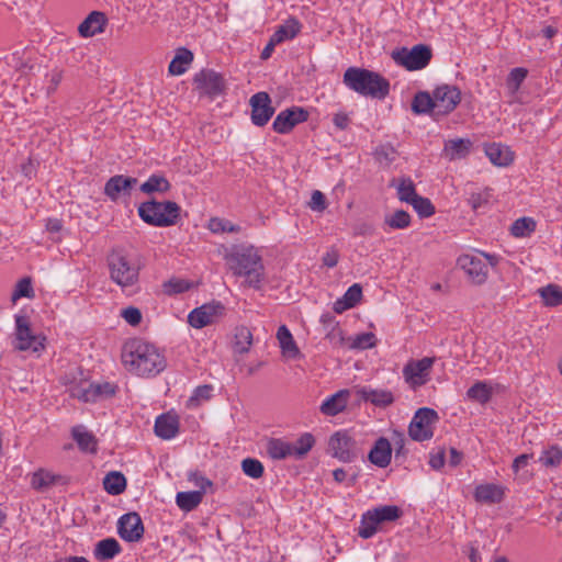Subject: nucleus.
I'll list each match as a JSON object with an SVG mask.
<instances>
[{
  "label": "nucleus",
  "mask_w": 562,
  "mask_h": 562,
  "mask_svg": "<svg viewBox=\"0 0 562 562\" xmlns=\"http://www.w3.org/2000/svg\"><path fill=\"white\" fill-rule=\"evenodd\" d=\"M228 269L234 276L244 279L243 285L260 290L266 280V269L262 256L252 245H234L224 255Z\"/></svg>",
  "instance_id": "f257e3e1"
},
{
  "label": "nucleus",
  "mask_w": 562,
  "mask_h": 562,
  "mask_svg": "<svg viewBox=\"0 0 562 562\" xmlns=\"http://www.w3.org/2000/svg\"><path fill=\"white\" fill-rule=\"evenodd\" d=\"M122 362L126 370L139 376L157 375L167 366L166 359L158 348L139 338L124 344Z\"/></svg>",
  "instance_id": "f03ea898"
},
{
  "label": "nucleus",
  "mask_w": 562,
  "mask_h": 562,
  "mask_svg": "<svg viewBox=\"0 0 562 562\" xmlns=\"http://www.w3.org/2000/svg\"><path fill=\"white\" fill-rule=\"evenodd\" d=\"M106 265L110 280L126 295L139 292V262L124 250H113L108 255Z\"/></svg>",
  "instance_id": "7ed1b4c3"
},
{
  "label": "nucleus",
  "mask_w": 562,
  "mask_h": 562,
  "mask_svg": "<svg viewBox=\"0 0 562 562\" xmlns=\"http://www.w3.org/2000/svg\"><path fill=\"white\" fill-rule=\"evenodd\" d=\"M344 83L352 91L374 99H384L390 92L389 81L380 74L366 68L349 67Z\"/></svg>",
  "instance_id": "20e7f679"
},
{
  "label": "nucleus",
  "mask_w": 562,
  "mask_h": 562,
  "mask_svg": "<svg viewBox=\"0 0 562 562\" xmlns=\"http://www.w3.org/2000/svg\"><path fill=\"white\" fill-rule=\"evenodd\" d=\"M138 215L149 225L167 227L177 223L180 216V206L172 201H148L138 206Z\"/></svg>",
  "instance_id": "39448f33"
},
{
  "label": "nucleus",
  "mask_w": 562,
  "mask_h": 562,
  "mask_svg": "<svg viewBox=\"0 0 562 562\" xmlns=\"http://www.w3.org/2000/svg\"><path fill=\"white\" fill-rule=\"evenodd\" d=\"M327 452L344 463L353 462L361 454L357 441L347 430H338L329 437Z\"/></svg>",
  "instance_id": "423d86ee"
},
{
  "label": "nucleus",
  "mask_w": 562,
  "mask_h": 562,
  "mask_svg": "<svg viewBox=\"0 0 562 562\" xmlns=\"http://www.w3.org/2000/svg\"><path fill=\"white\" fill-rule=\"evenodd\" d=\"M431 57V48L424 44L415 45L411 49L403 47L392 53L394 61L409 71L424 69Z\"/></svg>",
  "instance_id": "0eeeda50"
},
{
  "label": "nucleus",
  "mask_w": 562,
  "mask_h": 562,
  "mask_svg": "<svg viewBox=\"0 0 562 562\" xmlns=\"http://www.w3.org/2000/svg\"><path fill=\"white\" fill-rule=\"evenodd\" d=\"M438 420V414L432 408L422 407L415 413L408 435L415 441L429 440L434 436L432 425Z\"/></svg>",
  "instance_id": "6e6552de"
},
{
  "label": "nucleus",
  "mask_w": 562,
  "mask_h": 562,
  "mask_svg": "<svg viewBox=\"0 0 562 562\" xmlns=\"http://www.w3.org/2000/svg\"><path fill=\"white\" fill-rule=\"evenodd\" d=\"M14 348L33 352L44 349L43 339L32 333L30 319L24 315H15Z\"/></svg>",
  "instance_id": "1a4fd4ad"
},
{
  "label": "nucleus",
  "mask_w": 562,
  "mask_h": 562,
  "mask_svg": "<svg viewBox=\"0 0 562 562\" xmlns=\"http://www.w3.org/2000/svg\"><path fill=\"white\" fill-rule=\"evenodd\" d=\"M435 358L425 357L420 360H411L403 368V376L411 389L416 390L430 380V370Z\"/></svg>",
  "instance_id": "9d476101"
},
{
  "label": "nucleus",
  "mask_w": 562,
  "mask_h": 562,
  "mask_svg": "<svg viewBox=\"0 0 562 562\" xmlns=\"http://www.w3.org/2000/svg\"><path fill=\"white\" fill-rule=\"evenodd\" d=\"M432 101L435 105V115H447L460 103L461 92L454 86H439L432 92Z\"/></svg>",
  "instance_id": "9b49d317"
},
{
  "label": "nucleus",
  "mask_w": 562,
  "mask_h": 562,
  "mask_svg": "<svg viewBox=\"0 0 562 562\" xmlns=\"http://www.w3.org/2000/svg\"><path fill=\"white\" fill-rule=\"evenodd\" d=\"M224 312L225 307L221 302L203 304L189 313L188 322L192 327L200 329L216 322Z\"/></svg>",
  "instance_id": "f8f14e48"
},
{
  "label": "nucleus",
  "mask_w": 562,
  "mask_h": 562,
  "mask_svg": "<svg viewBox=\"0 0 562 562\" xmlns=\"http://www.w3.org/2000/svg\"><path fill=\"white\" fill-rule=\"evenodd\" d=\"M117 532L127 542L139 541L144 535L140 516L135 512L123 515L117 521Z\"/></svg>",
  "instance_id": "ddd939ff"
},
{
  "label": "nucleus",
  "mask_w": 562,
  "mask_h": 562,
  "mask_svg": "<svg viewBox=\"0 0 562 562\" xmlns=\"http://www.w3.org/2000/svg\"><path fill=\"white\" fill-rule=\"evenodd\" d=\"M251 122L257 126H265L272 115L274 108L267 92H258L250 98Z\"/></svg>",
  "instance_id": "4468645a"
},
{
  "label": "nucleus",
  "mask_w": 562,
  "mask_h": 562,
  "mask_svg": "<svg viewBox=\"0 0 562 562\" xmlns=\"http://www.w3.org/2000/svg\"><path fill=\"white\" fill-rule=\"evenodd\" d=\"M116 386L112 383H90L87 386H79L72 390L71 395L83 402H97L113 396Z\"/></svg>",
  "instance_id": "2eb2a0df"
},
{
  "label": "nucleus",
  "mask_w": 562,
  "mask_h": 562,
  "mask_svg": "<svg viewBox=\"0 0 562 562\" xmlns=\"http://www.w3.org/2000/svg\"><path fill=\"white\" fill-rule=\"evenodd\" d=\"M458 265L473 283L482 284L485 282L488 269L481 256L462 255L458 259Z\"/></svg>",
  "instance_id": "dca6fc26"
},
{
  "label": "nucleus",
  "mask_w": 562,
  "mask_h": 562,
  "mask_svg": "<svg viewBox=\"0 0 562 562\" xmlns=\"http://www.w3.org/2000/svg\"><path fill=\"white\" fill-rule=\"evenodd\" d=\"M308 113L303 108L293 106L281 111L273 121L272 128L279 134H286L293 127L307 120Z\"/></svg>",
  "instance_id": "f3484780"
},
{
  "label": "nucleus",
  "mask_w": 562,
  "mask_h": 562,
  "mask_svg": "<svg viewBox=\"0 0 562 562\" xmlns=\"http://www.w3.org/2000/svg\"><path fill=\"white\" fill-rule=\"evenodd\" d=\"M194 83L196 88L202 92L210 97H215L221 94L225 89V82L223 77L212 70V69H203L199 74L194 76Z\"/></svg>",
  "instance_id": "a211bd4d"
},
{
  "label": "nucleus",
  "mask_w": 562,
  "mask_h": 562,
  "mask_svg": "<svg viewBox=\"0 0 562 562\" xmlns=\"http://www.w3.org/2000/svg\"><path fill=\"white\" fill-rule=\"evenodd\" d=\"M136 183V178L125 177L122 175L114 176L106 181L104 193L112 201H116L121 195H128Z\"/></svg>",
  "instance_id": "6ab92c4d"
},
{
  "label": "nucleus",
  "mask_w": 562,
  "mask_h": 562,
  "mask_svg": "<svg viewBox=\"0 0 562 562\" xmlns=\"http://www.w3.org/2000/svg\"><path fill=\"white\" fill-rule=\"evenodd\" d=\"M368 458L372 464L379 468H386L392 459L391 442L386 438L380 437L370 450Z\"/></svg>",
  "instance_id": "aec40b11"
},
{
  "label": "nucleus",
  "mask_w": 562,
  "mask_h": 562,
  "mask_svg": "<svg viewBox=\"0 0 562 562\" xmlns=\"http://www.w3.org/2000/svg\"><path fill=\"white\" fill-rule=\"evenodd\" d=\"M106 24V16L99 11H92L79 25L78 32L82 37H91L102 33Z\"/></svg>",
  "instance_id": "412c9836"
},
{
  "label": "nucleus",
  "mask_w": 562,
  "mask_h": 562,
  "mask_svg": "<svg viewBox=\"0 0 562 562\" xmlns=\"http://www.w3.org/2000/svg\"><path fill=\"white\" fill-rule=\"evenodd\" d=\"M179 431V418L170 413L162 414L155 422V434L165 440L172 439Z\"/></svg>",
  "instance_id": "4be33fe9"
},
{
  "label": "nucleus",
  "mask_w": 562,
  "mask_h": 562,
  "mask_svg": "<svg viewBox=\"0 0 562 562\" xmlns=\"http://www.w3.org/2000/svg\"><path fill=\"white\" fill-rule=\"evenodd\" d=\"M349 391L340 390L326 398L321 405V412L326 416H335L341 413L348 403Z\"/></svg>",
  "instance_id": "5701e85b"
},
{
  "label": "nucleus",
  "mask_w": 562,
  "mask_h": 562,
  "mask_svg": "<svg viewBox=\"0 0 562 562\" xmlns=\"http://www.w3.org/2000/svg\"><path fill=\"white\" fill-rule=\"evenodd\" d=\"M358 394L363 401L380 407L390 406L394 402L392 392L387 390L362 387Z\"/></svg>",
  "instance_id": "b1692460"
},
{
  "label": "nucleus",
  "mask_w": 562,
  "mask_h": 562,
  "mask_svg": "<svg viewBox=\"0 0 562 562\" xmlns=\"http://www.w3.org/2000/svg\"><path fill=\"white\" fill-rule=\"evenodd\" d=\"M474 498L480 503L495 504L504 498V488L496 484H481L475 487Z\"/></svg>",
  "instance_id": "393cba45"
},
{
  "label": "nucleus",
  "mask_w": 562,
  "mask_h": 562,
  "mask_svg": "<svg viewBox=\"0 0 562 562\" xmlns=\"http://www.w3.org/2000/svg\"><path fill=\"white\" fill-rule=\"evenodd\" d=\"M362 297V288L360 284L355 283L346 291L342 297L338 299L333 306V310L340 314L349 308L355 307Z\"/></svg>",
  "instance_id": "a878e982"
},
{
  "label": "nucleus",
  "mask_w": 562,
  "mask_h": 562,
  "mask_svg": "<svg viewBox=\"0 0 562 562\" xmlns=\"http://www.w3.org/2000/svg\"><path fill=\"white\" fill-rule=\"evenodd\" d=\"M277 339L284 357L295 359L301 356L300 349L297 348L291 331L285 325H281L278 328Z\"/></svg>",
  "instance_id": "bb28decb"
},
{
  "label": "nucleus",
  "mask_w": 562,
  "mask_h": 562,
  "mask_svg": "<svg viewBox=\"0 0 562 562\" xmlns=\"http://www.w3.org/2000/svg\"><path fill=\"white\" fill-rule=\"evenodd\" d=\"M471 146L472 143L470 139H449L445 143L443 155L449 160L461 159L470 153Z\"/></svg>",
  "instance_id": "cd10ccee"
},
{
  "label": "nucleus",
  "mask_w": 562,
  "mask_h": 562,
  "mask_svg": "<svg viewBox=\"0 0 562 562\" xmlns=\"http://www.w3.org/2000/svg\"><path fill=\"white\" fill-rule=\"evenodd\" d=\"M485 154L492 164L501 167L508 166L514 160V154L509 147L501 144L486 146Z\"/></svg>",
  "instance_id": "c85d7f7f"
},
{
  "label": "nucleus",
  "mask_w": 562,
  "mask_h": 562,
  "mask_svg": "<svg viewBox=\"0 0 562 562\" xmlns=\"http://www.w3.org/2000/svg\"><path fill=\"white\" fill-rule=\"evenodd\" d=\"M64 482V477L46 470H38L32 474L31 485L36 491H45L48 487Z\"/></svg>",
  "instance_id": "c756f323"
},
{
  "label": "nucleus",
  "mask_w": 562,
  "mask_h": 562,
  "mask_svg": "<svg viewBox=\"0 0 562 562\" xmlns=\"http://www.w3.org/2000/svg\"><path fill=\"white\" fill-rule=\"evenodd\" d=\"M267 452L273 460L293 458L292 442L281 438H271L267 443Z\"/></svg>",
  "instance_id": "7c9ffc66"
},
{
  "label": "nucleus",
  "mask_w": 562,
  "mask_h": 562,
  "mask_svg": "<svg viewBox=\"0 0 562 562\" xmlns=\"http://www.w3.org/2000/svg\"><path fill=\"white\" fill-rule=\"evenodd\" d=\"M71 434L80 450L90 453L97 451V439L94 435L88 431L83 426L74 427Z\"/></svg>",
  "instance_id": "2f4dec72"
},
{
  "label": "nucleus",
  "mask_w": 562,
  "mask_h": 562,
  "mask_svg": "<svg viewBox=\"0 0 562 562\" xmlns=\"http://www.w3.org/2000/svg\"><path fill=\"white\" fill-rule=\"evenodd\" d=\"M193 60V54L187 48H179L176 56L169 64V72L175 76L182 75Z\"/></svg>",
  "instance_id": "473e14b6"
},
{
  "label": "nucleus",
  "mask_w": 562,
  "mask_h": 562,
  "mask_svg": "<svg viewBox=\"0 0 562 562\" xmlns=\"http://www.w3.org/2000/svg\"><path fill=\"white\" fill-rule=\"evenodd\" d=\"M121 551V546L114 538H106L99 541L94 549V555L98 560L104 561L113 559Z\"/></svg>",
  "instance_id": "72a5a7b5"
},
{
  "label": "nucleus",
  "mask_w": 562,
  "mask_h": 562,
  "mask_svg": "<svg viewBox=\"0 0 562 562\" xmlns=\"http://www.w3.org/2000/svg\"><path fill=\"white\" fill-rule=\"evenodd\" d=\"M301 30V23L295 18L288 19L277 31L272 34L273 41L282 43L288 40L294 38Z\"/></svg>",
  "instance_id": "f704fd0d"
},
{
  "label": "nucleus",
  "mask_w": 562,
  "mask_h": 562,
  "mask_svg": "<svg viewBox=\"0 0 562 562\" xmlns=\"http://www.w3.org/2000/svg\"><path fill=\"white\" fill-rule=\"evenodd\" d=\"M234 352L245 355L249 351L252 345V334L246 326L237 327L235 330Z\"/></svg>",
  "instance_id": "c9c22d12"
},
{
  "label": "nucleus",
  "mask_w": 562,
  "mask_h": 562,
  "mask_svg": "<svg viewBox=\"0 0 562 562\" xmlns=\"http://www.w3.org/2000/svg\"><path fill=\"white\" fill-rule=\"evenodd\" d=\"M202 498V491L179 492L176 496V503L182 510L191 512L199 506Z\"/></svg>",
  "instance_id": "e433bc0d"
},
{
  "label": "nucleus",
  "mask_w": 562,
  "mask_h": 562,
  "mask_svg": "<svg viewBox=\"0 0 562 562\" xmlns=\"http://www.w3.org/2000/svg\"><path fill=\"white\" fill-rule=\"evenodd\" d=\"M528 76V70L522 67L513 68L506 78V89L512 98H515L521 83Z\"/></svg>",
  "instance_id": "4c0bfd02"
},
{
  "label": "nucleus",
  "mask_w": 562,
  "mask_h": 562,
  "mask_svg": "<svg viewBox=\"0 0 562 562\" xmlns=\"http://www.w3.org/2000/svg\"><path fill=\"white\" fill-rule=\"evenodd\" d=\"M412 110L416 114L431 113L435 115L432 94L424 91L417 92L412 102Z\"/></svg>",
  "instance_id": "58836bf2"
},
{
  "label": "nucleus",
  "mask_w": 562,
  "mask_h": 562,
  "mask_svg": "<svg viewBox=\"0 0 562 562\" xmlns=\"http://www.w3.org/2000/svg\"><path fill=\"white\" fill-rule=\"evenodd\" d=\"M104 490L111 495H119L126 487V479L120 472H110L103 480Z\"/></svg>",
  "instance_id": "ea45409f"
},
{
  "label": "nucleus",
  "mask_w": 562,
  "mask_h": 562,
  "mask_svg": "<svg viewBox=\"0 0 562 562\" xmlns=\"http://www.w3.org/2000/svg\"><path fill=\"white\" fill-rule=\"evenodd\" d=\"M315 438L311 432H304L295 442H292L293 458L303 459L314 447Z\"/></svg>",
  "instance_id": "a19ab883"
},
{
  "label": "nucleus",
  "mask_w": 562,
  "mask_h": 562,
  "mask_svg": "<svg viewBox=\"0 0 562 562\" xmlns=\"http://www.w3.org/2000/svg\"><path fill=\"white\" fill-rule=\"evenodd\" d=\"M468 398L481 404H485L491 400L492 387L483 381L475 382L468 391Z\"/></svg>",
  "instance_id": "79ce46f5"
},
{
  "label": "nucleus",
  "mask_w": 562,
  "mask_h": 562,
  "mask_svg": "<svg viewBox=\"0 0 562 562\" xmlns=\"http://www.w3.org/2000/svg\"><path fill=\"white\" fill-rule=\"evenodd\" d=\"M170 189L169 181L160 175H151L142 186L140 191L147 194L154 192H167Z\"/></svg>",
  "instance_id": "37998d69"
},
{
  "label": "nucleus",
  "mask_w": 562,
  "mask_h": 562,
  "mask_svg": "<svg viewBox=\"0 0 562 562\" xmlns=\"http://www.w3.org/2000/svg\"><path fill=\"white\" fill-rule=\"evenodd\" d=\"M539 462L546 468H558L562 462V449L559 446H549L543 449Z\"/></svg>",
  "instance_id": "c03bdc74"
},
{
  "label": "nucleus",
  "mask_w": 562,
  "mask_h": 562,
  "mask_svg": "<svg viewBox=\"0 0 562 562\" xmlns=\"http://www.w3.org/2000/svg\"><path fill=\"white\" fill-rule=\"evenodd\" d=\"M379 521L372 510H368L362 515L358 535L363 539L371 538L378 530Z\"/></svg>",
  "instance_id": "a18cd8bd"
},
{
  "label": "nucleus",
  "mask_w": 562,
  "mask_h": 562,
  "mask_svg": "<svg viewBox=\"0 0 562 562\" xmlns=\"http://www.w3.org/2000/svg\"><path fill=\"white\" fill-rule=\"evenodd\" d=\"M397 196L401 201L406 203H412L414 199L418 196L415 190V184L409 178H401L398 179V183L396 186Z\"/></svg>",
  "instance_id": "49530a36"
},
{
  "label": "nucleus",
  "mask_w": 562,
  "mask_h": 562,
  "mask_svg": "<svg viewBox=\"0 0 562 562\" xmlns=\"http://www.w3.org/2000/svg\"><path fill=\"white\" fill-rule=\"evenodd\" d=\"M539 294L547 306H559L562 304V290L554 284L539 289Z\"/></svg>",
  "instance_id": "de8ad7c7"
},
{
  "label": "nucleus",
  "mask_w": 562,
  "mask_h": 562,
  "mask_svg": "<svg viewBox=\"0 0 562 562\" xmlns=\"http://www.w3.org/2000/svg\"><path fill=\"white\" fill-rule=\"evenodd\" d=\"M374 516L376 517L379 524L385 522V521H394L398 519L402 515V510L400 507L395 505H385L380 506L374 509H372Z\"/></svg>",
  "instance_id": "09e8293b"
},
{
  "label": "nucleus",
  "mask_w": 562,
  "mask_h": 562,
  "mask_svg": "<svg viewBox=\"0 0 562 562\" xmlns=\"http://www.w3.org/2000/svg\"><path fill=\"white\" fill-rule=\"evenodd\" d=\"M536 228V222L530 217H521L516 220L510 228L515 237H525L531 234Z\"/></svg>",
  "instance_id": "8fccbe9b"
},
{
  "label": "nucleus",
  "mask_w": 562,
  "mask_h": 562,
  "mask_svg": "<svg viewBox=\"0 0 562 562\" xmlns=\"http://www.w3.org/2000/svg\"><path fill=\"white\" fill-rule=\"evenodd\" d=\"M241 470L247 476L259 479L263 475L265 468L258 459L246 458L241 461Z\"/></svg>",
  "instance_id": "3c124183"
},
{
  "label": "nucleus",
  "mask_w": 562,
  "mask_h": 562,
  "mask_svg": "<svg viewBox=\"0 0 562 562\" xmlns=\"http://www.w3.org/2000/svg\"><path fill=\"white\" fill-rule=\"evenodd\" d=\"M385 224L394 229H404L411 224V216L407 212L398 210L385 217Z\"/></svg>",
  "instance_id": "603ef678"
},
{
  "label": "nucleus",
  "mask_w": 562,
  "mask_h": 562,
  "mask_svg": "<svg viewBox=\"0 0 562 562\" xmlns=\"http://www.w3.org/2000/svg\"><path fill=\"white\" fill-rule=\"evenodd\" d=\"M212 391H213V387H212V385H209V384L198 386L193 391V394L190 396V398L188 401V405L190 407L199 406L202 401H206V400L211 398Z\"/></svg>",
  "instance_id": "864d4df0"
},
{
  "label": "nucleus",
  "mask_w": 562,
  "mask_h": 562,
  "mask_svg": "<svg viewBox=\"0 0 562 562\" xmlns=\"http://www.w3.org/2000/svg\"><path fill=\"white\" fill-rule=\"evenodd\" d=\"M411 205L420 217H429L435 213V207L429 199L418 195Z\"/></svg>",
  "instance_id": "5fc2aeb1"
},
{
  "label": "nucleus",
  "mask_w": 562,
  "mask_h": 562,
  "mask_svg": "<svg viewBox=\"0 0 562 562\" xmlns=\"http://www.w3.org/2000/svg\"><path fill=\"white\" fill-rule=\"evenodd\" d=\"M164 292L168 295L179 294L190 289V283L184 279L173 278L164 283Z\"/></svg>",
  "instance_id": "6e6d98bb"
},
{
  "label": "nucleus",
  "mask_w": 562,
  "mask_h": 562,
  "mask_svg": "<svg viewBox=\"0 0 562 562\" xmlns=\"http://www.w3.org/2000/svg\"><path fill=\"white\" fill-rule=\"evenodd\" d=\"M33 296V288L30 278L21 279L15 286V290L12 294V301L15 302L21 297H32Z\"/></svg>",
  "instance_id": "4d7b16f0"
},
{
  "label": "nucleus",
  "mask_w": 562,
  "mask_h": 562,
  "mask_svg": "<svg viewBox=\"0 0 562 562\" xmlns=\"http://www.w3.org/2000/svg\"><path fill=\"white\" fill-rule=\"evenodd\" d=\"M375 345V336L373 333H363L356 336L350 345L355 349H367Z\"/></svg>",
  "instance_id": "13d9d810"
},
{
  "label": "nucleus",
  "mask_w": 562,
  "mask_h": 562,
  "mask_svg": "<svg viewBox=\"0 0 562 562\" xmlns=\"http://www.w3.org/2000/svg\"><path fill=\"white\" fill-rule=\"evenodd\" d=\"M210 229L214 233L220 232H228V233H238L239 227L234 225L233 223L228 221H223L218 218H213L210 222Z\"/></svg>",
  "instance_id": "bf43d9fd"
},
{
  "label": "nucleus",
  "mask_w": 562,
  "mask_h": 562,
  "mask_svg": "<svg viewBox=\"0 0 562 562\" xmlns=\"http://www.w3.org/2000/svg\"><path fill=\"white\" fill-rule=\"evenodd\" d=\"M121 315L132 326H136L142 322V313L137 307H126L122 310Z\"/></svg>",
  "instance_id": "052dcab7"
},
{
  "label": "nucleus",
  "mask_w": 562,
  "mask_h": 562,
  "mask_svg": "<svg viewBox=\"0 0 562 562\" xmlns=\"http://www.w3.org/2000/svg\"><path fill=\"white\" fill-rule=\"evenodd\" d=\"M375 156L381 162L390 164L395 160L396 151L393 147L383 145L375 149Z\"/></svg>",
  "instance_id": "680f3d73"
},
{
  "label": "nucleus",
  "mask_w": 562,
  "mask_h": 562,
  "mask_svg": "<svg viewBox=\"0 0 562 562\" xmlns=\"http://www.w3.org/2000/svg\"><path fill=\"white\" fill-rule=\"evenodd\" d=\"M308 205L313 211H317V212L324 211L326 209L325 195L321 191L315 190L312 193L311 201H310Z\"/></svg>",
  "instance_id": "e2e57ef3"
},
{
  "label": "nucleus",
  "mask_w": 562,
  "mask_h": 562,
  "mask_svg": "<svg viewBox=\"0 0 562 562\" xmlns=\"http://www.w3.org/2000/svg\"><path fill=\"white\" fill-rule=\"evenodd\" d=\"M393 446L395 449V458H398L401 454H405L404 446H405V436L403 432L394 431L392 436Z\"/></svg>",
  "instance_id": "0e129e2a"
},
{
  "label": "nucleus",
  "mask_w": 562,
  "mask_h": 562,
  "mask_svg": "<svg viewBox=\"0 0 562 562\" xmlns=\"http://www.w3.org/2000/svg\"><path fill=\"white\" fill-rule=\"evenodd\" d=\"M190 481L193 482V484L195 486H198L200 488L199 491H202L203 494L205 493V490L207 487L212 486V482L207 477H205L199 473L191 474Z\"/></svg>",
  "instance_id": "69168bd1"
},
{
  "label": "nucleus",
  "mask_w": 562,
  "mask_h": 562,
  "mask_svg": "<svg viewBox=\"0 0 562 562\" xmlns=\"http://www.w3.org/2000/svg\"><path fill=\"white\" fill-rule=\"evenodd\" d=\"M532 459V454H528V453H522V454H519L517 458H515L514 462H513V471L518 474L520 470L525 469L528 463H529V460Z\"/></svg>",
  "instance_id": "338daca9"
},
{
  "label": "nucleus",
  "mask_w": 562,
  "mask_h": 562,
  "mask_svg": "<svg viewBox=\"0 0 562 562\" xmlns=\"http://www.w3.org/2000/svg\"><path fill=\"white\" fill-rule=\"evenodd\" d=\"M63 79V71L61 70H53L49 76V86L47 87V93L50 94L56 91L57 87L59 86L60 81Z\"/></svg>",
  "instance_id": "774afa93"
}]
</instances>
